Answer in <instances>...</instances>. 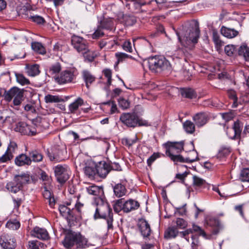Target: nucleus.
<instances>
[{"instance_id": "f257e3e1", "label": "nucleus", "mask_w": 249, "mask_h": 249, "mask_svg": "<svg viewBox=\"0 0 249 249\" xmlns=\"http://www.w3.org/2000/svg\"><path fill=\"white\" fill-rule=\"evenodd\" d=\"M184 143L183 141L180 142H168L163 144L165 148V154L175 163H192L198 160V155L196 151H193L192 154L195 155L194 158L190 157L183 158L179 154L183 150Z\"/></svg>"}, {"instance_id": "f03ea898", "label": "nucleus", "mask_w": 249, "mask_h": 249, "mask_svg": "<svg viewBox=\"0 0 249 249\" xmlns=\"http://www.w3.org/2000/svg\"><path fill=\"white\" fill-rule=\"evenodd\" d=\"M93 207L95 209L94 218L95 219H106L108 229H112L113 213L108 204L101 197H97L94 198Z\"/></svg>"}, {"instance_id": "7ed1b4c3", "label": "nucleus", "mask_w": 249, "mask_h": 249, "mask_svg": "<svg viewBox=\"0 0 249 249\" xmlns=\"http://www.w3.org/2000/svg\"><path fill=\"white\" fill-rule=\"evenodd\" d=\"M178 39L185 47H188L192 44L197 42L199 37L200 31L198 25L194 23L190 27L183 26L179 32H176Z\"/></svg>"}, {"instance_id": "20e7f679", "label": "nucleus", "mask_w": 249, "mask_h": 249, "mask_svg": "<svg viewBox=\"0 0 249 249\" xmlns=\"http://www.w3.org/2000/svg\"><path fill=\"white\" fill-rule=\"evenodd\" d=\"M62 243L66 248L69 249H84L88 246V239L76 232L67 234Z\"/></svg>"}, {"instance_id": "39448f33", "label": "nucleus", "mask_w": 249, "mask_h": 249, "mask_svg": "<svg viewBox=\"0 0 249 249\" xmlns=\"http://www.w3.org/2000/svg\"><path fill=\"white\" fill-rule=\"evenodd\" d=\"M147 63L149 69L154 72H160L171 69L169 61L162 56L155 55L150 57L148 58Z\"/></svg>"}, {"instance_id": "423d86ee", "label": "nucleus", "mask_w": 249, "mask_h": 249, "mask_svg": "<svg viewBox=\"0 0 249 249\" xmlns=\"http://www.w3.org/2000/svg\"><path fill=\"white\" fill-rule=\"evenodd\" d=\"M5 101L7 102L12 101V107L18 108L24 100V92L17 87H13L8 90H5L3 94Z\"/></svg>"}, {"instance_id": "0eeeda50", "label": "nucleus", "mask_w": 249, "mask_h": 249, "mask_svg": "<svg viewBox=\"0 0 249 249\" xmlns=\"http://www.w3.org/2000/svg\"><path fill=\"white\" fill-rule=\"evenodd\" d=\"M140 207L139 203L135 200L130 199L124 202L122 199L117 200L114 204V210L116 213L123 211L125 213H129L135 210Z\"/></svg>"}, {"instance_id": "6e6552de", "label": "nucleus", "mask_w": 249, "mask_h": 249, "mask_svg": "<svg viewBox=\"0 0 249 249\" xmlns=\"http://www.w3.org/2000/svg\"><path fill=\"white\" fill-rule=\"evenodd\" d=\"M53 170L56 179L60 183H65L69 178L71 171L67 165L58 164L53 168Z\"/></svg>"}, {"instance_id": "1a4fd4ad", "label": "nucleus", "mask_w": 249, "mask_h": 249, "mask_svg": "<svg viewBox=\"0 0 249 249\" xmlns=\"http://www.w3.org/2000/svg\"><path fill=\"white\" fill-rule=\"evenodd\" d=\"M71 44L73 48L80 53L88 51V44L87 41L83 38L78 36H73L71 39Z\"/></svg>"}, {"instance_id": "9d476101", "label": "nucleus", "mask_w": 249, "mask_h": 249, "mask_svg": "<svg viewBox=\"0 0 249 249\" xmlns=\"http://www.w3.org/2000/svg\"><path fill=\"white\" fill-rule=\"evenodd\" d=\"M74 78L73 71L67 70L62 71L60 74L54 77L55 81L58 84H65L71 83Z\"/></svg>"}, {"instance_id": "9b49d317", "label": "nucleus", "mask_w": 249, "mask_h": 249, "mask_svg": "<svg viewBox=\"0 0 249 249\" xmlns=\"http://www.w3.org/2000/svg\"><path fill=\"white\" fill-rule=\"evenodd\" d=\"M0 244L4 249H14L16 246L14 238L5 233L0 236Z\"/></svg>"}, {"instance_id": "f8f14e48", "label": "nucleus", "mask_w": 249, "mask_h": 249, "mask_svg": "<svg viewBox=\"0 0 249 249\" xmlns=\"http://www.w3.org/2000/svg\"><path fill=\"white\" fill-rule=\"evenodd\" d=\"M122 122L128 127L137 126V115L135 113H123L120 117Z\"/></svg>"}, {"instance_id": "ddd939ff", "label": "nucleus", "mask_w": 249, "mask_h": 249, "mask_svg": "<svg viewBox=\"0 0 249 249\" xmlns=\"http://www.w3.org/2000/svg\"><path fill=\"white\" fill-rule=\"evenodd\" d=\"M242 128L243 125L239 121H236L234 122L232 127L228 129L227 134L228 137L232 139L239 138L240 136Z\"/></svg>"}, {"instance_id": "4468645a", "label": "nucleus", "mask_w": 249, "mask_h": 249, "mask_svg": "<svg viewBox=\"0 0 249 249\" xmlns=\"http://www.w3.org/2000/svg\"><path fill=\"white\" fill-rule=\"evenodd\" d=\"M139 230L142 235L144 237H148L150 236L151 230L150 225L144 219H140L138 223Z\"/></svg>"}, {"instance_id": "2eb2a0df", "label": "nucleus", "mask_w": 249, "mask_h": 249, "mask_svg": "<svg viewBox=\"0 0 249 249\" xmlns=\"http://www.w3.org/2000/svg\"><path fill=\"white\" fill-rule=\"evenodd\" d=\"M32 236L42 240H46L49 238L47 230L43 228L35 227L31 232Z\"/></svg>"}, {"instance_id": "dca6fc26", "label": "nucleus", "mask_w": 249, "mask_h": 249, "mask_svg": "<svg viewBox=\"0 0 249 249\" xmlns=\"http://www.w3.org/2000/svg\"><path fill=\"white\" fill-rule=\"evenodd\" d=\"M193 119L196 124L198 127H201L207 123L209 116L206 113L200 112L196 114Z\"/></svg>"}, {"instance_id": "f3484780", "label": "nucleus", "mask_w": 249, "mask_h": 249, "mask_svg": "<svg viewBox=\"0 0 249 249\" xmlns=\"http://www.w3.org/2000/svg\"><path fill=\"white\" fill-rule=\"evenodd\" d=\"M60 213L62 216L68 220H71L74 217L73 209H71L65 205H60L59 207Z\"/></svg>"}, {"instance_id": "a211bd4d", "label": "nucleus", "mask_w": 249, "mask_h": 249, "mask_svg": "<svg viewBox=\"0 0 249 249\" xmlns=\"http://www.w3.org/2000/svg\"><path fill=\"white\" fill-rule=\"evenodd\" d=\"M81 74L86 86L89 89L90 85L95 80V77L87 70H83Z\"/></svg>"}, {"instance_id": "6ab92c4d", "label": "nucleus", "mask_w": 249, "mask_h": 249, "mask_svg": "<svg viewBox=\"0 0 249 249\" xmlns=\"http://www.w3.org/2000/svg\"><path fill=\"white\" fill-rule=\"evenodd\" d=\"M14 178L15 179V181L18 183L21 189L24 185L28 183L30 179L29 175L25 173L15 175L14 176Z\"/></svg>"}, {"instance_id": "aec40b11", "label": "nucleus", "mask_w": 249, "mask_h": 249, "mask_svg": "<svg viewBox=\"0 0 249 249\" xmlns=\"http://www.w3.org/2000/svg\"><path fill=\"white\" fill-rule=\"evenodd\" d=\"M84 104L83 99L81 97H78L68 107L69 112L71 113H75L78 110L79 107Z\"/></svg>"}, {"instance_id": "412c9836", "label": "nucleus", "mask_w": 249, "mask_h": 249, "mask_svg": "<svg viewBox=\"0 0 249 249\" xmlns=\"http://www.w3.org/2000/svg\"><path fill=\"white\" fill-rule=\"evenodd\" d=\"M15 163L18 166L29 165L32 163V160L29 157L25 154H21L15 159Z\"/></svg>"}, {"instance_id": "4be33fe9", "label": "nucleus", "mask_w": 249, "mask_h": 249, "mask_svg": "<svg viewBox=\"0 0 249 249\" xmlns=\"http://www.w3.org/2000/svg\"><path fill=\"white\" fill-rule=\"evenodd\" d=\"M228 95L229 98L233 101L232 107H236L238 104H242V102H247L241 98L238 99L236 92L234 90L230 89L228 91Z\"/></svg>"}, {"instance_id": "5701e85b", "label": "nucleus", "mask_w": 249, "mask_h": 249, "mask_svg": "<svg viewBox=\"0 0 249 249\" xmlns=\"http://www.w3.org/2000/svg\"><path fill=\"white\" fill-rule=\"evenodd\" d=\"M86 190L89 195L101 196L104 193L103 189L101 187L96 185H91L86 187Z\"/></svg>"}, {"instance_id": "b1692460", "label": "nucleus", "mask_w": 249, "mask_h": 249, "mask_svg": "<svg viewBox=\"0 0 249 249\" xmlns=\"http://www.w3.org/2000/svg\"><path fill=\"white\" fill-rule=\"evenodd\" d=\"M109 171V164L106 163L96 167V174L101 178H105Z\"/></svg>"}, {"instance_id": "393cba45", "label": "nucleus", "mask_w": 249, "mask_h": 249, "mask_svg": "<svg viewBox=\"0 0 249 249\" xmlns=\"http://www.w3.org/2000/svg\"><path fill=\"white\" fill-rule=\"evenodd\" d=\"M5 188L10 192L16 194L19 192L22 189L15 181V179L14 178L13 180L7 182L5 186Z\"/></svg>"}, {"instance_id": "a878e982", "label": "nucleus", "mask_w": 249, "mask_h": 249, "mask_svg": "<svg viewBox=\"0 0 249 249\" xmlns=\"http://www.w3.org/2000/svg\"><path fill=\"white\" fill-rule=\"evenodd\" d=\"M221 33L223 36L227 38H231L236 36L238 35V32L233 29L222 26L221 29Z\"/></svg>"}, {"instance_id": "bb28decb", "label": "nucleus", "mask_w": 249, "mask_h": 249, "mask_svg": "<svg viewBox=\"0 0 249 249\" xmlns=\"http://www.w3.org/2000/svg\"><path fill=\"white\" fill-rule=\"evenodd\" d=\"M64 151L61 150H58L52 153L48 152V157L51 161H60L64 160L63 154Z\"/></svg>"}, {"instance_id": "cd10ccee", "label": "nucleus", "mask_w": 249, "mask_h": 249, "mask_svg": "<svg viewBox=\"0 0 249 249\" xmlns=\"http://www.w3.org/2000/svg\"><path fill=\"white\" fill-rule=\"evenodd\" d=\"M25 69L27 73L30 76H35L40 73L39 67L37 64L27 65Z\"/></svg>"}, {"instance_id": "c85d7f7f", "label": "nucleus", "mask_w": 249, "mask_h": 249, "mask_svg": "<svg viewBox=\"0 0 249 249\" xmlns=\"http://www.w3.org/2000/svg\"><path fill=\"white\" fill-rule=\"evenodd\" d=\"M114 195L118 197L124 196L126 193L125 187L121 183L115 185L113 187Z\"/></svg>"}, {"instance_id": "c756f323", "label": "nucleus", "mask_w": 249, "mask_h": 249, "mask_svg": "<svg viewBox=\"0 0 249 249\" xmlns=\"http://www.w3.org/2000/svg\"><path fill=\"white\" fill-rule=\"evenodd\" d=\"M19 15H20L22 18L30 20L31 19L33 16L34 15L32 14V11L26 6L22 7L19 11Z\"/></svg>"}, {"instance_id": "7c9ffc66", "label": "nucleus", "mask_w": 249, "mask_h": 249, "mask_svg": "<svg viewBox=\"0 0 249 249\" xmlns=\"http://www.w3.org/2000/svg\"><path fill=\"white\" fill-rule=\"evenodd\" d=\"M61 68L60 64L57 62L50 67L48 72L54 78L57 76L56 75L60 71Z\"/></svg>"}, {"instance_id": "2f4dec72", "label": "nucleus", "mask_w": 249, "mask_h": 249, "mask_svg": "<svg viewBox=\"0 0 249 249\" xmlns=\"http://www.w3.org/2000/svg\"><path fill=\"white\" fill-rule=\"evenodd\" d=\"M29 156L32 161L35 162H40L43 160V155L42 154L36 150H33L30 152Z\"/></svg>"}, {"instance_id": "473e14b6", "label": "nucleus", "mask_w": 249, "mask_h": 249, "mask_svg": "<svg viewBox=\"0 0 249 249\" xmlns=\"http://www.w3.org/2000/svg\"><path fill=\"white\" fill-rule=\"evenodd\" d=\"M178 232L176 228L174 227H169L165 231L164 237L166 239L175 238L177 236Z\"/></svg>"}, {"instance_id": "72a5a7b5", "label": "nucleus", "mask_w": 249, "mask_h": 249, "mask_svg": "<svg viewBox=\"0 0 249 249\" xmlns=\"http://www.w3.org/2000/svg\"><path fill=\"white\" fill-rule=\"evenodd\" d=\"M32 48L33 50L41 54H44L46 53V49L43 45L37 42L32 43Z\"/></svg>"}, {"instance_id": "f704fd0d", "label": "nucleus", "mask_w": 249, "mask_h": 249, "mask_svg": "<svg viewBox=\"0 0 249 249\" xmlns=\"http://www.w3.org/2000/svg\"><path fill=\"white\" fill-rule=\"evenodd\" d=\"M100 26L102 28L111 30L114 28V23L113 20L111 18L105 19L101 22Z\"/></svg>"}, {"instance_id": "c9c22d12", "label": "nucleus", "mask_w": 249, "mask_h": 249, "mask_svg": "<svg viewBox=\"0 0 249 249\" xmlns=\"http://www.w3.org/2000/svg\"><path fill=\"white\" fill-rule=\"evenodd\" d=\"M86 60L89 62H92L97 56L98 53L94 51H89L88 47V51L82 53Z\"/></svg>"}, {"instance_id": "e433bc0d", "label": "nucleus", "mask_w": 249, "mask_h": 249, "mask_svg": "<svg viewBox=\"0 0 249 249\" xmlns=\"http://www.w3.org/2000/svg\"><path fill=\"white\" fill-rule=\"evenodd\" d=\"M44 100L46 103H59L63 101V99L59 96L51 94L46 95Z\"/></svg>"}, {"instance_id": "4c0bfd02", "label": "nucleus", "mask_w": 249, "mask_h": 249, "mask_svg": "<svg viewBox=\"0 0 249 249\" xmlns=\"http://www.w3.org/2000/svg\"><path fill=\"white\" fill-rule=\"evenodd\" d=\"M238 54L244 57L247 61H249V48L246 46H241L238 50Z\"/></svg>"}, {"instance_id": "58836bf2", "label": "nucleus", "mask_w": 249, "mask_h": 249, "mask_svg": "<svg viewBox=\"0 0 249 249\" xmlns=\"http://www.w3.org/2000/svg\"><path fill=\"white\" fill-rule=\"evenodd\" d=\"M213 39L217 49H220L223 45V42L220 39L219 35L217 32L215 30L213 32Z\"/></svg>"}, {"instance_id": "ea45409f", "label": "nucleus", "mask_w": 249, "mask_h": 249, "mask_svg": "<svg viewBox=\"0 0 249 249\" xmlns=\"http://www.w3.org/2000/svg\"><path fill=\"white\" fill-rule=\"evenodd\" d=\"M183 127L187 133L192 134L195 131V124L191 121H186L183 123Z\"/></svg>"}, {"instance_id": "a19ab883", "label": "nucleus", "mask_w": 249, "mask_h": 249, "mask_svg": "<svg viewBox=\"0 0 249 249\" xmlns=\"http://www.w3.org/2000/svg\"><path fill=\"white\" fill-rule=\"evenodd\" d=\"M115 44V41L113 39H105L101 41L99 43V47L101 49L104 47L107 46V49H109L112 47Z\"/></svg>"}, {"instance_id": "79ce46f5", "label": "nucleus", "mask_w": 249, "mask_h": 249, "mask_svg": "<svg viewBox=\"0 0 249 249\" xmlns=\"http://www.w3.org/2000/svg\"><path fill=\"white\" fill-rule=\"evenodd\" d=\"M20 226V224L17 220H9L6 224V227L10 230H16L18 229Z\"/></svg>"}, {"instance_id": "37998d69", "label": "nucleus", "mask_w": 249, "mask_h": 249, "mask_svg": "<svg viewBox=\"0 0 249 249\" xmlns=\"http://www.w3.org/2000/svg\"><path fill=\"white\" fill-rule=\"evenodd\" d=\"M85 175L89 178H93L96 174V168L94 167L86 166L84 169Z\"/></svg>"}, {"instance_id": "c03bdc74", "label": "nucleus", "mask_w": 249, "mask_h": 249, "mask_svg": "<svg viewBox=\"0 0 249 249\" xmlns=\"http://www.w3.org/2000/svg\"><path fill=\"white\" fill-rule=\"evenodd\" d=\"M181 94L182 96L186 98H193L196 97L194 90L191 89H182L181 90Z\"/></svg>"}, {"instance_id": "a18cd8bd", "label": "nucleus", "mask_w": 249, "mask_h": 249, "mask_svg": "<svg viewBox=\"0 0 249 249\" xmlns=\"http://www.w3.org/2000/svg\"><path fill=\"white\" fill-rule=\"evenodd\" d=\"M16 77L17 82L22 86L29 84L30 83L29 80L22 74L16 73Z\"/></svg>"}, {"instance_id": "49530a36", "label": "nucleus", "mask_w": 249, "mask_h": 249, "mask_svg": "<svg viewBox=\"0 0 249 249\" xmlns=\"http://www.w3.org/2000/svg\"><path fill=\"white\" fill-rule=\"evenodd\" d=\"M193 185L196 187H201L204 186L206 184V181L196 176L193 177Z\"/></svg>"}, {"instance_id": "de8ad7c7", "label": "nucleus", "mask_w": 249, "mask_h": 249, "mask_svg": "<svg viewBox=\"0 0 249 249\" xmlns=\"http://www.w3.org/2000/svg\"><path fill=\"white\" fill-rule=\"evenodd\" d=\"M138 138L137 135H134L132 137H128L123 140V142L124 144L130 146L134 143H136L137 141Z\"/></svg>"}, {"instance_id": "09e8293b", "label": "nucleus", "mask_w": 249, "mask_h": 249, "mask_svg": "<svg viewBox=\"0 0 249 249\" xmlns=\"http://www.w3.org/2000/svg\"><path fill=\"white\" fill-rule=\"evenodd\" d=\"M153 247V245L150 244L141 245L139 243H136L133 244L130 249H151Z\"/></svg>"}, {"instance_id": "8fccbe9b", "label": "nucleus", "mask_w": 249, "mask_h": 249, "mask_svg": "<svg viewBox=\"0 0 249 249\" xmlns=\"http://www.w3.org/2000/svg\"><path fill=\"white\" fill-rule=\"evenodd\" d=\"M240 178L242 181L249 182V169H244L241 171Z\"/></svg>"}, {"instance_id": "3c124183", "label": "nucleus", "mask_w": 249, "mask_h": 249, "mask_svg": "<svg viewBox=\"0 0 249 249\" xmlns=\"http://www.w3.org/2000/svg\"><path fill=\"white\" fill-rule=\"evenodd\" d=\"M119 105L123 109L128 108L130 106L129 102L124 98L121 97L118 99Z\"/></svg>"}, {"instance_id": "603ef678", "label": "nucleus", "mask_w": 249, "mask_h": 249, "mask_svg": "<svg viewBox=\"0 0 249 249\" xmlns=\"http://www.w3.org/2000/svg\"><path fill=\"white\" fill-rule=\"evenodd\" d=\"M236 50L235 46L233 45H228L225 47V52L228 56L232 55Z\"/></svg>"}, {"instance_id": "864d4df0", "label": "nucleus", "mask_w": 249, "mask_h": 249, "mask_svg": "<svg viewBox=\"0 0 249 249\" xmlns=\"http://www.w3.org/2000/svg\"><path fill=\"white\" fill-rule=\"evenodd\" d=\"M161 154L159 152L154 153L147 160V163L149 166H150L153 162L157 159L160 158Z\"/></svg>"}, {"instance_id": "5fc2aeb1", "label": "nucleus", "mask_w": 249, "mask_h": 249, "mask_svg": "<svg viewBox=\"0 0 249 249\" xmlns=\"http://www.w3.org/2000/svg\"><path fill=\"white\" fill-rule=\"evenodd\" d=\"M31 20L38 25H43L45 22V20L43 17L36 15H34Z\"/></svg>"}, {"instance_id": "6e6d98bb", "label": "nucleus", "mask_w": 249, "mask_h": 249, "mask_svg": "<svg viewBox=\"0 0 249 249\" xmlns=\"http://www.w3.org/2000/svg\"><path fill=\"white\" fill-rule=\"evenodd\" d=\"M103 72L105 76L107 78V84L108 86H110L111 84L112 81V72L109 69H105L103 71Z\"/></svg>"}, {"instance_id": "4d7b16f0", "label": "nucleus", "mask_w": 249, "mask_h": 249, "mask_svg": "<svg viewBox=\"0 0 249 249\" xmlns=\"http://www.w3.org/2000/svg\"><path fill=\"white\" fill-rule=\"evenodd\" d=\"M176 224L178 228L183 229L187 226V223L183 219L178 218L176 221Z\"/></svg>"}, {"instance_id": "13d9d810", "label": "nucleus", "mask_w": 249, "mask_h": 249, "mask_svg": "<svg viewBox=\"0 0 249 249\" xmlns=\"http://www.w3.org/2000/svg\"><path fill=\"white\" fill-rule=\"evenodd\" d=\"M13 155L6 151L4 154L0 157V162H5L13 158Z\"/></svg>"}, {"instance_id": "bf43d9fd", "label": "nucleus", "mask_w": 249, "mask_h": 249, "mask_svg": "<svg viewBox=\"0 0 249 249\" xmlns=\"http://www.w3.org/2000/svg\"><path fill=\"white\" fill-rule=\"evenodd\" d=\"M115 56L117 58V64L129 57V55L124 53H116Z\"/></svg>"}, {"instance_id": "052dcab7", "label": "nucleus", "mask_w": 249, "mask_h": 249, "mask_svg": "<svg viewBox=\"0 0 249 249\" xmlns=\"http://www.w3.org/2000/svg\"><path fill=\"white\" fill-rule=\"evenodd\" d=\"M103 29V28H102L101 26L100 25L92 34V38L93 39H96L104 35V33L102 30Z\"/></svg>"}, {"instance_id": "680f3d73", "label": "nucleus", "mask_w": 249, "mask_h": 249, "mask_svg": "<svg viewBox=\"0 0 249 249\" xmlns=\"http://www.w3.org/2000/svg\"><path fill=\"white\" fill-rule=\"evenodd\" d=\"M104 105H108L111 106L110 113L113 114L118 110L117 106L114 101H110L104 103Z\"/></svg>"}, {"instance_id": "e2e57ef3", "label": "nucleus", "mask_w": 249, "mask_h": 249, "mask_svg": "<svg viewBox=\"0 0 249 249\" xmlns=\"http://www.w3.org/2000/svg\"><path fill=\"white\" fill-rule=\"evenodd\" d=\"M123 49L127 52L132 53V48L131 46V43L130 41L127 40L125 41L123 45Z\"/></svg>"}, {"instance_id": "0e129e2a", "label": "nucleus", "mask_w": 249, "mask_h": 249, "mask_svg": "<svg viewBox=\"0 0 249 249\" xmlns=\"http://www.w3.org/2000/svg\"><path fill=\"white\" fill-rule=\"evenodd\" d=\"M192 228L193 231L198 232L200 235L203 237L206 236L205 232L199 226L194 224Z\"/></svg>"}, {"instance_id": "69168bd1", "label": "nucleus", "mask_w": 249, "mask_h": 249, "mask_svg": "<svg viewBox=\"0 0 249 249\" xmlns=\"http://www.w3.org/2000/svg\"><path fill=\"white\" fill-rule=\"evenodd\" d=\"M17 147V144L14 142H11L7 147V151L13 155V153Z\"/></svg>"}, {"instance_id": "338daca9", "label": "nucleus", "mask_w": 249, "mask_h": 249, "mask_svg": "<svg viewBox=\"0 0 249 249\" xmlns=\"http://www.w3.org/2000/svg\"><path fill=\"white\" fill-rule=\"evenodd\" d=\"M137 125L138 124L139 126H148L149 125V124L147 121L143 120L141 118H140L137 115Z\"/></svg>"}, {"instance_id": "774afa93", "label": "nucleus", "mask_w": 249, "mask_h": 249, "mask_svg": "<svg viewBox=\"0 0 249 249\" xmlns=\"http://www.w3.org/2000/svg\"><path fill=\"white\" fill-rule=\"evenodd\" d=\"M38 242L37 241H30L28 242V246L30 249H39L38 247Z\"/></svg>"}]
</instances>
